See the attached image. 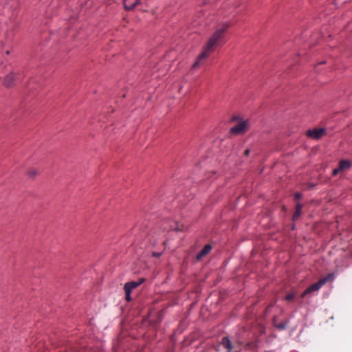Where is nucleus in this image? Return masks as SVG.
<instances>
[{
	"mask_svg": "<svg viewBox=\"0 0 352 352\" xmlns=\"http://www.w3.org/2000/svg\"><path fill=\"white\" fill-rule=\"evenodd\" d=\"M228 28V25L223 24L220 28L214 32L206 45H204V50L197 57V60L192 65L193 67H197L201 60L206 58L208 56V52L213 51L214 46L222 45L221 40L224 38V34Z\"/></svg>",
	"mask_w": 352,
	"mask_h": 352,
	"instance_id": "f257e3e1",
	"label": "nucleus"
},
{
	"mask_svg": "<svg viewBox=\"0 0 352 352\" xmlns=\"http://www.w3.org/2000/svg\"><path fill=\"white\" fill-rule=\"evenodd\" d=\"M327 282V278H321L317 283L312 284L308 287L301 294V297L304 298L309 294L318 291L322 285Z\"/></svg>",
	"mask_w": 352,
	"mask_h": 352,
	"instance_id": "f03ea898",
	"label": "nucleus"
},
{
	"mask_svg": "<svg viewBox=\"0 0 352 352\" xmlns=\"http://www.w3.org/2000/svg\"><path fill=\"white\" fill-rule=\"evenodd\" d=\"M236 122V125L232 127L230 133L232 135H239L242 133V118L238 116H234L230 120V122Z\"/></svg>",
	"mask_w": 352,
	"mask_h": 352,
	"instance_id": "7ed1b4c3",
	"label": "nucleus"
},
{
	"mask_svg": "<svg viewBox=\"0 0 352 352\" xmlns=\"http://www.w3.org/2000/svg\"><path fill=\"white\" fill-rule=\"evenodd\" d=\"M18 74L14 72H10L8 75H6L3 81V85L6 87H14L16 86L15 81L18 80L17 76Z\"/></svg>",
	"mask_w": 352,
	"mask_h": 352,
	"instance_id": "20e7f679",
	"label": "nucleus"
},
{
	"mask_svg": "<svg viewBox=\"0 0 352 352\" xmlns=\"http://www.w3.org/2000/svg\"><path fill=\"white\" fill-rule=\"evenodd\" d=\"M325 134L324 129H314L312 130H308L306 132V135L311 138L314 140H318Z\"/></svg>",
	"mask_w": 352,
	"mask_h": 352,
	"instance_id": "39448f33",
	"label": "nucleus"
},
{
	"mask_svg": "<svg viewBox=\"0 0 352 352\" xmlns=\"http://www.w3.org/2000/svg\"><path fill=\"white\" fill-rule=\"evenodd\" d=\"M140 3V0H123L124 8L126 11L134 10Z\"/></svg>",
	"mask_w": 352,
	"mask_h": 352,
	"instance_id": "423d86ee",
	"label": "nucleus"
},
{
	"mask_svg": "<svg viewBox=\"0 0 352 352\" xmlns=\"http://www.w3.org/2000/svg\"><path fill=\"white\" fill-rule=\"evenodd\" d=\"M144 282V279H140L139 281H131L126 283L124 285V291H128V292H131V291L139 285H140Z\"/></svg>",
	"mask_w": 352,
	"mask_h": 352,
	"instance_id": "0eeeda50",
	"label": "nucleus"
},
{
	"mask_svg": "<svg viewBox=\"0 0 352 352\" xmlns=\"http://www.w3.org/2000/svg\"><path fill=\"white\" fill-rule=\"evenodd\" d=\"M212 250V246L210 244L206 245L201 252L197 255V259L201 260L206 256Z\"/></svg>",
	"mask_w": 352,
	"mask_h": 352,
	"instance_id": "6e6552de",
	"label": "nucleus"
},
{
	"mask_svg": "<svg viewBox=\"0 0 352 352\" xmlns=\"http://www.w3.org/2000/svg\"><path fill=\"white\" fill-rule=\"evenodd\" d=\"M221 343L228 350V352H235L228 337H223Z\"/></svg>",
	"mask_w": 352,
	"mask_h": 352,
	"instance_id": "1a4fd4ad",
	"label": "nucleus"
},
{
	"mask_svg": "<svg viewBox=\"0 0 352 352\" xmlns=\"http://www.w3.org/2000/svg\"><path fill=\"white\" fill-rule=\"evenodd\" d=\"M302 204L297 203L296 205V210L292 217V221H296L302 213Z\"/></svg>",
	"mask_w": 352,
	"mask_h": 352,
	"instance_id": "9d476101",
	"label": "nucleus"
},
{
	"mask_svg": "<svg viewBox=\"0 0 352 352\" xmlns=\"http://www.w3.org/2000/svg\"><path fill=\"white\" fill-rule=\"evenodd\" d=\"M351 164L350 161L341 160L339 162L338 167H339V170H341V171H343V170H345L351 167Z\"/></svg>",
	"mask_w": 352,
	"mask_h": 352,
	"instance_id": "9b49d317",
	"label": "nucleus"
},
{
	"mask_svg": "<svg viewBox=\"0 0 352 352\" xmlns=\"http://www.w3.org/2000/svg\"><path fill=\"white\" fill-rule=\"evenodd\" d=\"M295 296H296V294L294 293H289L285 296V300H287L288 302H292L294 300Z\"/></svg>",
	"mask_w": 352,
	"mask_h": 352,
	"instance_id": "f8f14e48",
	"label": "nucleus"
},
{
	"mask_svg": "<svg viewBox=\"0 0 352 352\" xmlns=\"http://www.w3.org/2000/svg\"><path fill=\"white\" fill-rule=\"evenodd\" d=\"M174 226H171L170 229L176 231H182L183 230V226H182V228L179 227V224L176 222H174Z\"/></svg>",
	"mask_w": 352,
	"mask_h": 352,
	"instance_id": "ddd939ff",
	"label": "nucleus"
},
{
	"mask_svg": "<svg viewBox=\"0 0 352 352\" xmlns=\"http://www.w3.org/2000/svg\"><path fill=\"white\" fill-rule=\"evenodd\" d=\"M37 175H38V171L35 169L30 170L28 172V176L30 177H34Z\"/></svg>",
	"mask_w": 352,
	"mask_h": 352,
	"instance_id": "4468645a",
	"label": "nucleus"
},
{
	"mask_svg": "<svg viewBox=\"0 0 352 352\" xmlns=\"http://www.w3.org/2000/svg\"><path fill=\"white\" fill-rule=\"evenodd\" d=\"M286 327H287V323H285V322H280L276 325V327L280 330H283V329H285Z\"/></svg>",
	"mask_w": 352,
	"mask_h": 352,
	"instance_id": "2eb2a0df",
	"label": "nucleus"
},
{
	"mask_svg": "<svg viewBox=\"0 0 352 352\" xmlns=\"http://www.w3.org/2000/svg\"><path fill=\"white\" fill-rule=\"evenodd\" d=\"M326 63V61L325 60H323V61H321L317 64L315 65L314 66V69L316 70V72L319 73L320 71L318 69V66L320 65H323V64H325Z\"/></svg>",
	"mask_w": 352,
	"mask_h": 352,
	"instance_id": "dca6fc26",
	"label": "nucleus"
},
{
	"mask_svg": "<svg viewBox=\"0 0 352 352\" xmlns=\"http://www.w3.org/2000/svg\"><path fill=\"white\" fill-rule=\"evenodd\" d=\"M125 292V299L127 302H130L131 300V292H128V291H124Z\"/></svg>",
	"mask_w": 352,
	"mask_h": 352,
	"instance_id": "f3484780",
	"label": "nucleus"
},
{
	"mask_svg": "<svg viewBox=\"0 0 352 352\" xmlns=\"http://www.w3.org/2000/svg\"><path fill=\"white\" fill-rule=\"evenodd\" d=\"M301 198H302V194H301V193H300V192H296V193L294 194V199H295L296 201H298V200H300Z\"/></svg>",
	"mask_w": 352,
	"mask_h": 352,
	"instance_id": "a211bd4d",
	"label": "nucleus"
},
{
	"mask_svg": "<svg viewBox=\"0 0 352 352\" xmlns=\"http://www.w3.org/2000/svg\"><path fill=\"white\" fill-rule=\"evenodd\" d=\"M334 278L333 274H329L327 276L324 277L323 278H327V281L329 280H332Z\"/></svg>",
	"mask_w": 352,
	"mask_h": 352,
	"instance_id": "6ab92c4d",
	"label": "nucleus"
},
{
	"mask_svg": "<svg viewBox=\"0 0 352 352\" xmlns=\"http://www.w3.org/2000/svg\"><path fill=\"white\" fill-rule=\"evenodd\" d=\"M243 133H244L248 127V121L243 120Z\"/></svg>",
	"mask_w": 352,
	"mask_h": 352,
	"instance_id": "aec40b11",
	"label": "nucleus"
},
{
	"mask_svg": "<svg viewBox=\"0 0 352 352\" xmlns=\"http://www.w3.org/2000/svg\"><path fill=\"white\" fill-rule=\"evenodd\" d=\"M340 172H341V170H339V167H338L337 168H335V169L333 170V175L336 176V175H337Z\"/></svg>",
	"mask_w": 352,
	"mask_h": 352,
	"instance_id": "412c9836",
	"label": "nucleus"
},
{
	"mask_svg": "<svg viewBox=\"0 0 352 352\" xmlns=\"http://www.w3.org/2000/svg\"><path fill=\"white\" fill-rule=\"evenodd\" d=\"M65 352H78V350L74 347H70L68 350Z\"/></svg>",
	"mask_w": 352,
	"mask_h": 352,
	"instance_id": "4be33fe9",
	"label": "nucleus"
},
{
	"mask_svg": "<svg viewBox=\"0 0 352 352\" xmlns=\"http://www.w3.org/2000/svg\"><path fill=\"white\" fill-rule=\"evenodd\" d=\"M249 153H250V150H249V149H247V150H245V153H244V155H249Z\"/></svg>",
	"mask_w": 352,
	"mask_h": 352,
	"instance_id": "5701e85b",
	"label": "nucleus"
},
{
	"mask_svg": "<svg viewBox=\"0 0 352 352\" xmlns=\"http://www.w3.org/2000/svg\"><path fill=\"white\" fill-rule=\"evenodd\" d=\"M204 5L208 3V0H204V3H203Z\"/></svg>",
	"mask_w": 352,
	"mask_h": 352,
	"instance_id": "b1692460",
	"label": "nucleus"
},
{
	"mask_svg": "<svg viewBox=\"0 0 352 352\" xmlns=\"http://www.w3.org/2000/svg\"><path fill=\"white\" fill-rule=\"evenodd\" d=\"M160 254L153 253L154 256H160Z\"/></svg>",
	"mask_w": 352,
	"mask_h": 352,
	"instance_id": "393cba45",
	"label": "nucleus"
},
{
	"mask_svg": "<svg viewBox=\"0 0 352 352\" xmlns=\"http://www.w3.org/2000/svg\"><path fill=\"white\" fill-rule=\"evenodd\" d=\"M6 54L7 55L10 54V51H9V50H7V51L6 52Z\"/></svg>",
	"mask_w": 352,
	"mask_h": 352,
	"instance_id": "a878e982",
	"label": "nucleus"
}]
</instances>
